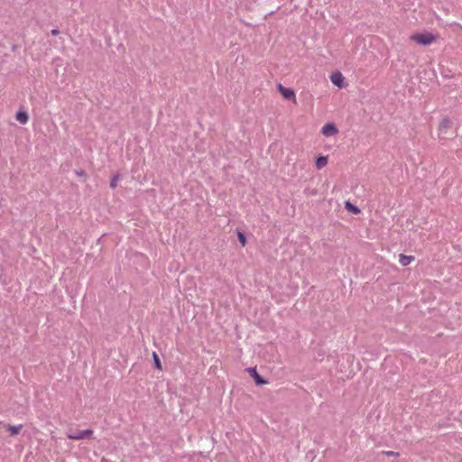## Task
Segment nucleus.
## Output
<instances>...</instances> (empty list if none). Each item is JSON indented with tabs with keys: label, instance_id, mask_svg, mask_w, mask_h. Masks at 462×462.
<instances>
[{
	"label": "nucleus",
	"instance_id": "f257e3e1",
	"mask_svg": "<svg viewBox=\"0 0 462 462\" xmlns=\"http://www.w3.org/2000/svg\"><path fill=\"white\" fill-rule=\"evenodd\" d=\"M411 40L414 41L418 44L427 46L433 43L436 41V37L430 32L416 33L411 36Z\"/></svg>",
	"mask_w": 462,
	"mask_h": 462
},
{
	"label": "nucleus",
	"instance_id": "f03ea898",
	"mask_svg": "<svg viewBox=\"0 0 462 462\" xmlns=\"http://www.w3.org/2000/svg\"><path fill=\"white\" fill-rule=\"evenodd\" d=\"M92 434H93L92 430H79L75 433H69L67 435V437L69 439L79 440V439H84L89 438Z\"/></svg>",
	"mask_w": 462,
	"mask_h": 462
},
{
	"label": "nucleus",
	"instance_id": "7ed1b4c3",
	"mask_svg": "<svg viewBox=\"0 0 462 462\" xmlns=\"http://www.w3.org/2000/svg\"><path fill=\"white\" fill-rule=\"evenodd\" d=\"M278 89L282 96L287 100L296 101L295 93L293 89L283 87L282 85L278 86Z\"/></svg>",
	"mask_w": 462,
	"mask_h": 462
},
{
	"label": "nucleus",
	"instance_id": "20e7f679",
	"mask_svg": "<svg viewBox=\"0 0 462 462\" xmlns=\"http://www.w3.org/2000/svg\"><path fill=\"white\" fill-rule=\"evenodd\" d=\"M338 130L333 123L326 124L321 128V134L327 137L333 136L337 134Z\"/></svg>",
	"mask_w": 462,
	"mask_h": 462
},
{
	"label": "nucleus",
	"instance_id": "39448f33",
	"mask_svg": "<svg viewBox=\"0 0 462 462\" xmlns=\"http://www.w3.org/2000/svg\"><path fill=\"white\" fill-rule=\"evenodd\" d=\"M250 375L254 379V382L258 385L265 384L267 382L262 378V376L257 373L256 367H250L247 369Z\"/></svg>",
	"mask_w": 462,
	"mask_h": 462
},
{
	"label": "nucleus",
	"instance_id": "423d86ee",
	"mask_svg": "<svg viewBox=\"0 0 462 462\" xmlns=\"http://www.w3.org/2000/svg\"><path fill=\"white\" fill-rule=\"evenodd\" d=\"M451 126V121L448 118H443L439 126V131L441 134H446Z\"/></svg>",
	"mask_w": 462,
	"mask_h": 462
},
{
	"label": "nucleus",
	"instance_id": "0eeeda50",
	"mask_svg": "<svg viewBox=\"0 0 462 462\" xmlns=\"http://www.w3.org/2000/svg\"><path fill=\"white\" fill-rule=\"evenodd\" d=\"M330 80L332 81V83L334 85H336V86H337L339 88H342L343 77H342V74L340 72L331 74Z\"/></svg>",
	"mask_w": 462,
	"mask_h": 462
},
{
	"label": "nucleus",
	"instance_id": "6e6552de",
	"mask_svg": "<svg viewBox=\"0 0 462 462\" xmlns=\"http://www.w3.org/2000/svg\"><path fill=\"white\" fill-rule=\"evenodd\" d=\"M413 260H414V257L411 256V255H406V254H399V263L402 266L409 265Z\"/></svg>",
	"mask_w": 462,
	"mask_h": 462
},
{
	"label": "nucleus",
	"instance_id": "1a4fd4ad",
	"mask_svg": "<svg viewBox=\"0 0 462 462\" xmlns=\"http://www.w3.org/2000/svg\"><path fill=\"white\" fill-rule=\"evenodd\" d=\"M15 118L19 123H21L23 125H25L29 120L28 114L24 111H19L16 114Z\"/></svg>",
	"mask_w": 462,
	"mask_h": 462
},
{
	"label": "nucleus",
	"instance_id": "9d476101",
	"mask_svg": "<svg viewBox=\"0 0 462 462\" xmlns=\"http://www.w3.org/2000/svg\"><path fill=\"white\" fill-rule=\"evenodd\" d=\"M6 430L10 432L11 435H17L20 433L22 428H23V425L22 424H19V425H6L5 426Z\"/></svg>",
	"mask_w": 462,
	"mask_h": 462
},
{
	"label": "nucleus",
	"instance_id": "9b49d317",
	"mask_svg": "<svg viewBox=\"0 0 462 462\" xmlns=\"http://www.w3.org/2000/svg\"><path fill=\"white\" fill-rule=\"evenodd\" d=\"M328 164V158L326 156H319L316 161V166L318 169H322Z\"/></svg>",
	"mask_w": 462,
	"mask_h": 462
},
{
	"label": "nucleus",
	"instance_id": "f8f14e48",
	"mask_svg": "<svg viewBox=\"0 0 462 462\" xmlns=\"http://www.w3.org/2000/svg\"><path fill=\"white\" fill-rule=\"evenodd\" d=\"M346 208L347 209H349L351 212L355 213V214H356V213H359V212H360V210H359V208H358L357 207L353 206V205H352L350 202H348V201L346 203Z\"/></svg>",
	"mask_w": 462,
	"mask_h": 462
},
{
	"label": "nucleus",
	"instance_id": "ddd939ff",
	"mask_svg": "<svg viewBox=\"0 0 462 462\" xmlns=\"http://www.w3.org/2000/svg\"><path fill=\"white\" fill-rule=\"evenodd\" d=\"M152 358H153V363H154L155 367L161 370L162 369L161 361L156 353L152 354Z\"/></svg>",
	"mask_w": 462,
	"mask_h": 462
},
{
	"label": "nucleus",
	"instance_id": "4468645a",
	"mask_svg": "<svg viewBox=\"0 0 462 462\" xmlns=\"http://www.w3.org/2000/svg\"><path fill=\"white\" fill-rule=\"evenodd\" d=\"M237 236H238V240H239V242L241 243V245H242L243 246H245V244H246V237H245V235L244 233H242V232L238 231Z\"/></svg>",
	"mask_w": 462,
	"mask_h": 462
},
{
	"label": "nucleus",
	"instance_id": "2eb2a0df",
	"mask_svg": "<svg viewBox=\"0 0 462 462\" xmlns=\"http://www.w3.org/2000/svg\"><path fill=\"white\" fill-rule=\"evenodd\" d=\"M118 180H119V175H115V176L112 178V180H111V181H110V187H111L112 189H115V188L117 186V181H118Z\"/></svg>",
	"mask_w": 462,
	"mask_h": 462
},
{
	"label": "nucleus",
	"instance_id": "dca6fc26",
	"mask_svg": "<svg viewBox=\"0 0 462 462\" xmlns=\"http://www.w3.org/2000/svg\"><path fill=\"white\" fill-rule=\"evenodd\" d=\"M384 454L386 456H396V455H398V453H395L393 451H385Z\"/></svg>",
	"mask_w": 462,
	"mask_h": 462
},
{
	"label": "nucleus",
	"instance_id": "f3484780",
	"mask_svg": "<svg viewBox=\"0 0 462 462\" xmlns=\"http://www.w3.org/2000/svg\"><path fill=\"white\" fill-rule=\"evenodd\" d=\"M76 174L78 176H84L85 175V171L83 170L76 171Z\"/></svg>",
	"mask_w": 462,
	"mask_h": 462
},
{
	"label": "nucleus",
	"instance_id": "a211bd4d",
	"mask_svg": "<svg viewBox=\"0 0 462 462\" xmlns=\"http://www.w3.org/2000/svg\"><path fill=\"white\" fill-rule=\"evenodd\" d=\"M51 32L52 35H58L60 33V31L58 29H52Z\"/></svg>",
	"mask_w": 462,
	"mask_h": 462
}]
</instances>
